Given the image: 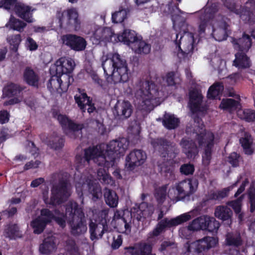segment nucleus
I'll return each instance as SVG.
<instances>
[{
    "instance_id": "f257e3e1",
    "label": "nucleus",
    "mask_w": 255,
    "mask_h": 255,
    "mask_svg": "<svg viewBox=\"0 0 255 255\" xmlns=\"http://www.w3.org/2000/svg\"><path fill=\"white\" fill-rule=\"evenodd\" d=\"M128 141L126 138L113 140L107 144H100L85 149L84 156L77 155V166L81 167L89 164L90 160L98 166L104 167L97 170V178L103 184L113 185L114 181L105 168L113 167L115 160L123 155L127 149Z\"/></svg>"
},
{
    "instance_id": "f03ea898",
    "label": "nucleus",
    "mask_w": 255,
    "mask_h": 255,
    "mask_svg": "<svg viewBox=\"0 0 255 255\" xmlns=\"http://www.w3.org/2000/svg\"><path fill=\"white\" fill-rule=\"evenodd\" d=\"M202 95L197 90L190 93V107L193 112V125H188L186 133L192 136L198 142L199 147L204 149L202 162L205 166L208 165L212 158V149L215 142L213 133L206 131L202 120L194 115V113L200 111L202 101Z\"/></svg>"
},
{
    "instance_id": "7ed1b4c3",
    "label": "nucleus",
    "mask_w": 255,
    "mask_h": 255,
    "mask_svg": "<svg viewBox=\"0 0 255 255\" xmlns=\"http://www.w3.org/2000/svg\"><path fill=\"white\" fill-rule=\"evenodd\" d=\"M219 7L218 4L212 3L210 6L206 7L196 13L200 20L199 33L201 34L204 33L206 26L211 20L213 28L212 35L216 40L222 41L226 40L228 35V25L218 13Z\"/></svg>"
},
{
    "instance_id": "20e7f679",
    "label": "nucleus",
    "mask_w": 255,
    "mask_h": 255,
    "mask_svg": "<svg viewBox=\"0 0 255 255\" xmlns=\"http://www.w3.org/2000/svg\"><path fill=\"white\" fill-rule=\"evenodd\" d=\"M165 96L164 92L159 91L152 82L140 81L135 87V104L138 110L149 113L160 105Z\"/></svg>"
},
{
    "instance_id": "39448f33",
    "label": "nucleus",
    "mask_w": 255,
    "mask_h": 255,
    "mask_svg": "<svg viewBox=\"0 0 255 255\" xmlns=\"http://www.w3.org/2000/svg\"><path fill=\"white\" fill-rule=\"evenodd\" d=\"M102 67L108 76V82L112 84L125 83L128 79V69L126 60L120 54L115 53L108 58L103 56Z\"/></svg>"
},
{
    "instance_id": "423d86ee",
    "label": "nucleus",
    "mask_w": 255,
    "mask_h": 255,
    "mask_svg": "<svg viewBox=\"0 0 255 255\" xmlns=\"http://www.w3.org/2000/svg\"><path fill=\"white\" fill-rule=\"evenodd\" d=\"M67 223L70 228L71 233L74 236L83 235L87 232L86 220L83 209L73 201L66 204Z\"/></svg>"
},
{
    "instance_id": "0eeeda50",
    "label": "nucleus",
    "mask_w": 255,
    "mask_h": 255,
    "mask_svg": "<svg viewBox=\"0 0 255 255\" xmlns=\"http://www.w3.org/2000/svg\"><path fill=\"white\" fill-rule=\"evenodd\" d=\"M56 175L59 179V182L53 185L50 199H48V190L43 192L45 203L52 205L61 204L70 196V188L68 186V173H59Z\"/></svg>"
},
{
    "instance_id": "6e6552de",
    "label": "nucleus",
    "mask_w": 255,
    "mask_h": 255,
    "mask_svg": "<svg viewBox=\"0 0 255 255\" xmlns=\"http://www.w3.org/2000/svg\"><path fill=\"white\" fill-rule=\"evenodd\" d=\"M198 213L197 210H193L174 218H165L161 219L158 222L155 228L148 234V239L154 238L158 236L164 232L167 228L175 227L189 221L192 218L196 217Z\"/></svg>"
},
{
    "instance_id": "1a4fd4ad",
    "label": "nucleus",
    "mask_w": 255,
    "mask_h": 255,
    "mask_svg": "<svg viewBox=\"0 0 255 255\" xmlns=\"http://www.w3.org/2000/svg\"><path fill=\"white\" fill-rule=\"evenodd\" d=\"M76 191L79 197L83 192H88L94 198L98 199L101 195V189L99 184L95 182L93 176L90 174L88 176H82L80 181L76 182Z\"/></svg>"
},
{
    "instance_id": "9d476101",
    "label": "nucleus",
    "mask_w": 255,
    "mask_h": 255,
    "mask_svg": "<svg viewBox=\"0 0 255 255\" xmlns=\"http://www.w3.org/2000/svg\"><path fill=\"white\" fill-rule=\"evenodd\" d=\"M56 16L59 19L60 27L72 28L78 30L80 28L81 21L77 10L75 8L58 11Z\"/></svg>"
},
{
    "instance_id": "9b49d317",
    "label": "nucleus",
    "mask_w": 255,
    "mask_h": 255,
    "mask_svg": "<svg viewBox=\"0 0 255 255\" xmlns=\"http://www.w3.org/2000/svg\"><path fill=\"white\" fill-rule=\"evenodd\" d=\"M151 143L161 156L167 158V160L175 158L179 152L175 143L164 138L153 139Z\"/></svg>"
},
{
    "instance_id": "f8f14e48",
    "label": "nucleus",
    "mask_w": 255,
    "mask_h": 255,
    "mask_svg": "<svg viewBox=\"0 0 255 255\" xmlns=\"http://www.w3.org/2000/svg\"><path fill=\"white\" fill-rule=\"evenodd\" d=\"M198 181L195 178L183 180L176 183V188L178 195L180 196L179 200L184 202L190 200V197L197 190Z\"/></svg>"
},
{
    "instance_id": "ddd939ff",
    "label": "nucleus",
    "mask_w": 255,
    "mask_h": 255,
    "mask_svg": "<svg viewBox=\"0 0 255 255\" xmlns=\"http://www.w3.org/2000/svg\"><path fill=\"white\" fill-rule=\"evenodd\" d=\"M175 44L184 56L191 55L194 48V38L193 34L184 30L183 34H176Z\"/></svg>"
},
{
    "instance_id": "4468645a",
    "label": "nucleus",
    "mask_w": 255,
    "mask_h": 255,
    "mask_svg": "<svg viewBox=\"0 0 255 255\" xmlns=\"http://www.w3.org/2000/svg\"><path fill=\"white\" fill-rule=\"evenodd\" d=\"M100 215L102 218L101 222L96 223L91 221L89 224L90 239L92 241L101 239L105 233L109 232L106 220L108 215V211L103 210L100 212Z\"/></svg>"
},
{
    "instance_id": "2eb2a0df",
    "label": "nucleus",
    "mask_w": 255,
    "mask_h": 255,
    "mask_svg": "<svg viewBox=\"0 0 255 255\" xmlns=\"http://www.w3.org/2000/svg\"><path fill=\"white\" fill-rule=\"evenodd\" d=\"M243 243L244 240L240 232L235 231L228 233L226 235L225 245L229 251L227 253L230 255H241L239 248ZM226 252H227V249Z\"/></svg>"
},
{
    "instance_id": "dca6fc26",
    "label": "nucleus",
    "mask_w": 255,
    "mask_h": 255,
    "mask_svg": "<svg viewBox=\"0 0 255 255\" xmlns=\"http://www.w3.org/2000/svg\"><path fill=\"white\" fill-rule=\"evenodd\" d=\"M217 243L216 239L212 237H205L201 239L198 240L190 246L188 243L185 245L186 248V252H192V249L193 248L195 252L199 255H203L202 252L208 251L210 249L215 247Z\"/></svg>"
},
{
    "instance_id": "f3484780",
    "label": "nucleus",
    "mask_w": 255,
    "mask_h": 255,
    "mask_svg": "<svg viewBox=\"0 0 255 255\" xmlns=\"http://www.w3.org/2000/svg\"><path fill=\"white\" fill-rule=\"evenodd\" d=\"M54 218V214L47 209H43L41 211L40 216L33 220L31 225L33 228V232L40 234L45 229L47 223H50Z\"/></svg>"
},
{
    "instance_id": "a211bd4d",
    "label": "nucleus",
    "mask_w": 255,
    "mask_h": 255,
    "mask_svg": "<svg viewBox=\"0 0 255 255\" xmlns=\"http://www.w3.org/2000/svg\"><path fill=\"white\" fill-rule=\"evenodd\" d=\"M57 120L64 130L65 133L71 138H76L81 134L82 126L76 124L70 120L67 117L59 115Z\"/></svg>"
},
{
    "instance_id": "6ab92c4d",
    "label": "nucleus",
    "mask_w": 255,
    "mask_h": 255,
    "mask_svg": "<svg viewBox=\"0 0 255 255\" xmlns=\"http://www.w3.org/2000/svg\"><path fill=\"white\" fill-rule=\"evenodd\" d=\"M63 43L76 51L84 50L87 45L85 39L80 36L68 34L62 36Z\"/></svg>"
},
{
    "instance_id": "aec40b11",
    "label": "nucleus",
    "mask_w": 255,
    "mask_h": 255,
    "mask_svg": "<svg viewBox=\"0 0 255 255\" xmlns=\"http://www.w3.org/2000/svg\"><path fill=\"white\" fill-rule=\"evenodd\" d=\"M133 112V107L128 101H118L114 106L113 114L119 120H126L130 117Z\"/></svg>"
},
{
    "instance_id": "412c9836",
    "label": "nucleus",
    "mask_w": 255,
    "mask_h": 255,
    "mask_svg": "<svg viewBox=\"0 0 255 255\" xmlns=\"http://www.w3.org/2000/svg\"><path fill=\"white\" fill-rule=\"evenodd\" d=\"M75 66L74 60L70 58L61 57L55 63L54 66L56 74L59 75L70 73ZM64 77L69 79V76L65 75Z\"/></svg>"
},
{
    "instance_id": "4be33fe9",
    "label": "nucleus",
    "mask_w": 255,
    "mask_h": 255,
    "mask_svg": "<svg viewBox=\"0 0 255 255\" xmlns=\"http://www.w3.org/2000/svg\"><path fill=\"white\" fill-rule=\"evenodd\" d=\"M146 158L145 153L141 150L136 149L130 152L127 156L126 166L129 170L138 166L144 163Z\"/></svg>"
},
{
    "instance_id": "5701e85b",
    "label": "nucleus",
    "mask_w": 255,
    "mask_h": 255,
    "mask_svg": "<svg viewBox=\"0 0 255 255\" xmlns=\"http://www.w3.org/2000/svg\"><path fill=\"white\" fill-rule=\"evenodd\" d=\"M57 248L56 238L51 233L45 237L39 246V252L43 255H50L54 253Z\"/></svg>"
},
{
    "instance_id": "b1692460",
    "label": "nucleus",
    "mask_w": 255,
    "mask_h": 255,
    "mask_svg": "<svg viewBox=\"0 0 255 255\" xmlns=\"http://www.w3.org/2000/svg\"><path fill=\"white\" fill-rule=\"evenodd\" d=\"M33 10V9H32L30 6L26 5L24 3L18 2L15 5L14 11L18 17L28 23H31L34 21L32 13Z\"/></svg>"
},
{
    "instance_id": "393cba45",
    "label": "nucleus",
    "mask_w": 255,
    "mask_h": 255,
    "mask_svg": "<svg viewBox=\"0 0 255 255\" xmlns=\"http://www.w3.org/2000/svg\"><path fill=\"white\" fill-rule=\"evenodd\" d=\"M232 42L235 49L239 52L246 53L249 51L252 46L251 38L245 33L239 39L232 38Z\"/></svg>"
},
{
    "instance_id": "a878e982",
    "label": "nucleus",
    "mask_w": 255,
    "mask_h": 255,
    "mask_svg": "<svg viewBox=\"0 0 255 255\" xmlns=\"http://www.w3.org/2000/svg\"><path fill=\"white\" fill-rule=\"evenodd\" d=\"M154 211V207L151 204L143 202L140 204L136 210L137 221H141L142 219H146L151 217Z\"/></svg>"
},
{
    "instance_id": "bb28decb",
    "label": "nucleus",
    "mask_w": 255,
    "mask_h": 255,
    "mask_svg": "<svg viewBox=\"0 0 255 255\" xmlns=\"http://www.w3.org/2000/svg\"><path fill=\"white\" fill-rule=\"evenodd\" d=\"M158 121H161L163 126L167 129L171 130L177 128L180 123V120L174 114L165 112L163 117L157 119Z\"/></svg>"
},
{
    "instance_id": "cd10ccee",
    "label": "nucleus",
    "mask_w": 255,
    "mask_h": 255,
    "mask_svg": "<svg viewBox=\"0 0 255 255\" xmlns=\"http://www.w3.org/2000/svg\"><path fill=\"white\" fill-rule=\"evenodd\" d=\"M127 249L130 255H156L151 253V246L144 243H139L134 247L127 248Z\"/></svg>"
},
{
    "instance_id": "c85d7f7f",
    "label": "nucleus",
    "mask_w": 255,
    "mask_h": 255,
    "mask_svg": "<svg viewBox=\"0 0 255 255\" xmlns=\"http://www.w3.org/2000/svg\"><path fill=\"white\" fill-rule=\"evenodd\" d=\"M61 76L56 74V75L52 76L49 80L47 86L51 92L56 91L60 92V89L61 91L64 92L67 90L69 84L64 85L60 78Z\"/></svg>"
},
{
    "instance_id": "c756f323",
    "label": "nucleus",
    "mask_w": 255,
    "mask_h": 255,
    "mask_svg": "<svg viewBox=\"0 0 255 255\" xmlns=\"http://www.w3.org/2000/svg\"><path fill=\"white\" fill-rule=\"evenodd\" d=\"M180 144L183 152L189 158H194L198 153V150L195 143L192 140L183 138Z\"/></svg>"
},
{
    "instance_id": "7c9ffc66",
    "label": "nucleus",
    "mask_w": 255,
    "mask_h": 255,
    "mask_svg": "<svg viewBox=\"0 0 255 255\" xmlns=\"http://www.w3.org/2000/svg\"><path fill=\"white\" fill-rule=\"evenodd\" d=\"M115 34L109 27L99 28L94 33V37L99 41H112Z\"/></svg>"
},
{
    "instance_id": "2f4dec72",
    "label": "nucleus",
    "mask_w": 255,
    "mask_h": 255,
    "mask_svg": "<svg viewBox=\"0 0 255 255\" xmlns=\"http://www.w3.org/2000/svg\"><path fill=\"white\" fill-rule=\"evenodd\" d=\"M233 65L238 69H245L249 68L251 63L246 53L238 52L235 54V59L233 61Z\"/></svg>"
},
{
    "instance_id": "473e14b6",
    "label": "nucleus",
    "mask_w": 255,
    "mask_h": 255,
    "mask_svg": "<svg viewBox=\"0 0 255 255\" xmlns=\"http://www.w3.org/2000/svg\"><path fill=\"white\" fill-rule=\"evenodd\" d=\"M119 41L129 45L130 43H135L138 40L134 31L125 29L124 32L117 36Z\"/></svg>"
},
{
    "instance_id": "72a5a7b5",
    "label": "nucleus",
    "mask_w": 255,
    "mask_h": 255,
    "mask_svg": "<svg viewBox=\"0 0 255 255\" xmlns=\"http://www.w3.org/2000/svg\"><path fill=\"white\" fill-rule=\"evenodd\" d=\"M24 81L27 84L34 87H38L39 77L38 75L29 67H27L23 73Z\"/></svg>"
},
{
    "instance_id": "f704fd0d",
    "label": "nucleus",
    "mask_w": 255,
    "mask_h": 255,
    "mask_svg": "<svg viewBox=\"0 0 255 255\" xmlns=\"http://www.w3.org/2000/svg\"><path fill=\"white\" fill-rule=\"evenodd\" d=\"M214 214L217 218L226 221L231 218L233 212L227 206L221 205L216 208Z\"/></svg>"
},
{
    "instance_id": "c9c22d12",
    "label": "nucleus",
    "mask_w": 255,
    "mask_h": 255,
    "mask_svg": "<svg viewBox=\"0 0 255 255\" xmlns=\"http://www.w3.org/2000/svg\"><path fill=\"white\" fill-rule=\"evenodd\" d=\"M131 217H128L126 219L120 220L119 222L115 223V228L119 233H125L127 235L131 232Z\"/></svg>"
},
{
    "instance_id": "e433bc0d",
    "label": "nucleus",
    "mask_w": 255,
    "mask_h": 255,
    "mask_svg": "<svg viewBox=\"0 0 255 255\" xmlns=\"http://www.w3.org/2000/svg\"><path fill=\"white\" fill-rule=\"evenodd\" d=\"M104 198L106 203L110 207H116L118 204L119 198L117 193L112 190L105 188Z\"/></svg>"
},
{
    "instance_id": "4c0bfd02",
    "label": "nucleus",
    "mask_w": 255,
    "mask_h": 255,
    "mask_svg": "<svg viewBox=\"0 0 255 255\" xmlns=\"http://www.w3.org/2000/svg\"><path fill=\"white\" fill-rule=\"evenodd\" d=\"M176 0L178 1V3H174L172 1L168 4V9L171 14L174 24H175L179 20V14H187L186 13L181 10L178 7L179 3L181 2V0Z\"/></svg>"
},
{
    "instance_id": "58836bf2",
    "label": "nucleus",
    "mask_w": 255,
    "mask_h": 255,
    "mask_svg": "<svg viewBox=\"0 0 255 255\" xmlns=\"http://www.w3.org/2000/svg\"><path fill=\"white\" fill-rule=\"evenodd\" d=\"M238 182V181H237V182H236L233 185L227 188H225L221 190L211 192L209 195V199L218 201L221 200L228 195L230 191L236 186Z\"/></svg>"
},
{
    "instance_id": "ea45409f",
    "label": "nucleus",
    "mask_w": 255,
    "mask_h": 255,
    "mask_svg": "<svg viewBox=\"0 0 255 255\" xmlns=\"http://www.w3.org/2000/svg\"><path fill=\"white\" fill-rule=\"evenodd\" d=\"M26 26V23L12 15L10 16L8 22L5 25L6 27L20 32L23 30Z\"/></svg>"
},
{
    "instance_id": "a19ab883",
    "label": "nucleus",
    "mask_w": 255,
    "mask_h": 255,
    "mask_svg": "<svg viewBox=\"0 0 255 255\" xmlns=\"http://www.w3.org/2000/svg\"><path fill=\"white\" fill-rule=\"evenodd\" d=\"M224 90V85L221 82H216L209 89L207 97L209 99H217L218 97L222 94Z\"/></svg>"
},
{
    "instance_id": "79ce46f5",
    "label": "nucleus",
    "mask_w": 255,
    "mask_h": 255,
    "mask_svg": "<svg viewBox=\"0 0 255 255\" xmlns=\"http://www.w3.org/2000/svg\"><path fill=\"white\" fill-rule=\"evenodd\" d=\"M240 142L246 154L251 155L253 153V150L252 148L253 138L249 133H245L244 136L240 138Z\"/></svg>"
},
{
    "instance_id": "37998d69",
    "label": "nucleus",
    "mask_w": 255,
    "mask_h": 255,
    "mask_svg": "<svg viewBox=\"0 0 255 255\" xmlns=\"http://www.w3.org/2000/svg\"><path fill=\"white\" fill-rule=\"evenodd\" d=\"M204 225L205 228L204 230H208L210 232H216L220 227L219 222L216 220L214 217L205 215L204 217Z\"/></svg>"
},
{
    "instance_id": "c03bdc74",
    "label": "nucleus",
    "mask_w": 255,
    "mask_h": 255,
    "mask_svg": "<svg viewBox=\"0 0 255 255\" xmlns=\"http://www.w3.org/2000/svg\"><path fill=\"white\" fill-rule=\"evenodd\" d=\"M3 235L6 238H8L9 239H15L16 238H20L21 237L19 228L15 224L7 226L4 229Z\"/></svg>"
},
{
    "instance_id": "a18cd8bd",
    "label": "nucleus",
    "mask_w": 255,
    "mask_h": 255,
    "mask_svg": "<svg viewBox=\"0 0 255 255\" xmlns=\"http://www.w3.org/2000/svg\"><path fill=\"white\" fill-rule=\"evenodd\" d=\"M74 98L78 107L83 112H85L87 105H88L91 101L90 98L87 96L86 93L80 94L79 95H76L75 96Z\"/></svg>"
},
{
    "instance_id": "49530a36",
    "label": "nucleus",
    "mask_w": 255,
    "mask_h": 255,
    "mask_svg": "<svg viewBox=\"0 0 255 255\" xmlns=\"http://www.w3.org/2000/svg\"><path fill=\"white\" fill-rule=\"evenodd\" d=\"M64 140L63 137L53 135L50 137L47 144L50 148L57 150L64 146Z\"/></svg>"
},
{
    "instance_id": "de8ad7c7",
    "label": "nucleus",
    "mask_w": 255,
    "mask_h": 255,
    "mask_svg": "<svg viewBox=\"0 0 255 255\" xmlns=\"http://www.w3.org/2000/svg\"><path fill=\"white\" fill-rule=\"evenodd\" d=\"M135 210L136 209L135 208L132 209L131 210V212H130L128 210H116L114 213V215L113 218V222H114L115 223L119 222L120 220H123V219L128 218V217H131L132 214L134 213V212L135 211Z\"/></svg>"
},
{
    "instance_id": "09e8293b",
    "label": "nucleus",
    "mask_w": 255,
    "mask_h": 255,
    "mask_svg": "<svg viewBox=\"0 0 255 255\" xmlns=\"http://www.w3.org/2000/svg\"><path fill=\"white\" fill-rule=\"evenodd\" d=\"M204 217L205 216H202L198 217L193 220L189 224V226L190 228L194 232L199 231L200 230H204V228H205L204 225Z\"/></svg>"
},
{
    "instance_id": "8fccbe9b",
    "label": "nucleus",
    "mask_w": 255,
    "mask_h": 255,
    "mask_svg": "<svg viewBox=\"0 0 255 255\" xmlns=\"http://www.w3.org/2000/svg\"><path fill=\"white\" fill-rule=\"evenodd\" d=\"M128 9L120 7L119 10L113 13L112 19L115 23L122 22L126 18L128 12Z\"/></svg>"
},
{
    "instance_id": "3c124183",
    "label": "nucleus",
    "mask_w": 255,
    "mask_h": 255,
    "mask_svg": "<svg viewBox=\"0 0 255 255\" xmlns=\"http://www.w3.org/2000/svg\"><path fill=\"white\" fill-rule=\"evenodd\" d=\"M240 17L245 23L252 24L255 21V15L254 12L246 8L245 6L241 12Z\"/></svg>"
},
{
    "instance_id": "603ef678",
    "label": "nucleus",
    "mask_w": 255,
    "mask_h": 255,
    "mask_svg": "<svg viewBox=\"0 0 255 255\" xmlns=\"http://www.w3.org/2000/svg\"><path fill=\"white\" fill-rule=\"evenodd\" d=\"M7 40L10 45L11 50L16 52L21 41V35L19 34L10 35L7 38Z\"/></svg>"
},
{
    "instance_id": "864d4df0",
    "label": "nucleus",
    "mask_w": 255,
    "mask_h": 255,
    "mask_svg": "<svg viewBox=\"0 0 255 255\" xmlns=\"http://www.w3.org/2000/svg\"><path fill=\"white\" fill-rule=\"evenodd\" d=\"M244 198V195L241 196L237 199L228 202L227 204L232 207L234 209L235 212L239 214V217L241 220L242 218V214L241 213V206H242V202Z\"/></svg>"
},
{
    "instance_id": "5fc2aeb1",
    "label": "nucleus",
    "mask_w": 255,
    "mask_h": 255,
    "mask_svg": "<svg viewBox=\"0 0 255 255\" xmlns=\"http://www.w3.org/2000/svg\"><path fill=\"white\" fill-rule=\"evenodd\" d=\"M239 102L232 99H223L220 105L221 109L233 110L238 108Z\"/></svg>"
},
{
    "instance_id": "6e6d98bb",
    "label": "nucleus",
    "mask_w": 255,
    "mask_h": 255,
    "mask_svg": "<svg viewBox=\"0 0 255 255\" xmlns=\"http://www.w3.org/2000/svg\"><path fill=\"white\" fill-rule=\"evenodd\" d=\"M238 114L241 119L248 122L255 121V110L250 109L240 110Z\"/></svg>"
},
{
    "instance_id": "4d7b16f0",
    "label": "nucleus",
    "mask_w": 255,
    "mask_h": 255,
    "mask_svg": "<svg viewBox=\"0 0 255 255\" xmlns=\"http://www.w3.org/2000/svg\"><path fill=\"white\" fill-rule=\"evenodd\" d=\"M65 249L71 255H80L79 248L72 239H68L66 241Z\"/></svg>"
},
{
    "instance_id": "13d9d810",
    "label": "nucleus",
    "mask_w": 255,
    "mask_h": 255,
    "mask_svg": "<svg viewBox=\"0 0 255 255\" xmlns=\"http://www.w3.org/2000/svg\"><path fill=\"white\" fill-rule=\"evenodd\" d=\"M167 186L164 185L156 189L155 197L159 204H162L165 201L167 196Z\"/></svg>"
},
{
    "instance_id": "bf43d9fd",
    "label": "nucleus",
    "mask_w": 255,
    "mask_h": 255,
    "mask_svg": "<svg viewBox=\"0 0 255 255\" xmlns=\"http://www.w3.org/2000/svg\"><path fill=\"white\" fill-rule=\"evenodd\" d=\"M67 219L66 213L60 212L58 210L54 211V218L56 223L62 228L66 227V219Z\"/></svg>"
},
{
    "instance_id": "052dcab7",
    "label": "nucleus",
    "mask_w": 255,
    "mask_h": 255,
    "mask_svg": "<svg viewBox=\"0 0 255 255\" xmlns=\"http://www.w3.org/2000/svg\"><path fill=\"white\" fill-rule=\"evenodd\" d=\"M7 96L11 97L16 96L19 94L21 89L19 85L10 83L8 84L4 89Z\"/></svg>"
},
{
    "instance_id": "680f3d73",
    "label": "nucleus",
    "mask_w": 255,
    "mask_h": 255,
    "mask_svg": "<svg viewBox=\"0 0 255 255\" xmlns=\"http://www.w3.org/2000/svg\"><path fill=\"white\" fill-rule=\"evenodd\" d=\"M137 44V47L135 50V52L138 54H147L150 51V46L143 41H138L135 42Z\"/></svg>"
},
{
    "instance_id": "e2e57ef3",
    "label": "nucleus",
    "mask_w": 255,
    "mask_h": 255,
    "mask_svg": "<svg viewBox=\"0 0 255 255\" xmlns=\"http://www.w3.org/2000/svg\"><path fill=\"white\" fill-rule=\"evenodd\" d=\"M159 171L162 175L166 178H170L173 174L172 167L167 162L163 163L158 165Z\"/></svg>"
},
{
    "instance_id": "0e129e2a",
    "label": "nucleus",
    "mask_w": 255,
    "mask_h": 255,
    "mask_svg": "<svg viewBox=\"0 0 255 255\" xmlns=\"http://www.w3.org/2000/svg\"><path fill=\"white\" fill-rule=\"evenodd\" d=\"M18 3L17 0H0V8L3 7L7 10H15V5Z\"/></svg>"
},
{
    "instance_id": "69168bd1",
    "label": "nucleus",
    "mask_w": 255,
    "mask_h": 255,
    "mask_svg": "<svg viewBox=\"0 0 255 255\" xmlns=\"http://www.w3.org/2000/svg\"><path fill=\"white\" fill-rule=\"evenodd\" d=\"M193 233V231L189 225L187 227H182L179 230V235L183 239H189L191 238Z\"/></svg>"
},
{
    "instance_id": "338daca9",
    "label": "nucleus",
    "mask_w": 255,
    "mask_h": 255,
    "mask_svg": "<svg viewBox=\"0 0 255 255\" xmlns=\"http://www.w3.org/2000/svg\"><path fill=\"white\" fill-rule=\"evenodd\" d=\"M248 198L251 204L250 211L253 212L255 210V188L251 186L248 190Z\"/></svg>"
},
{
    "instance_id": "774afa93",
    "label": "nucleus",
    "mask_w": 255,
    "mask_h": 255,
    "mask_svg": "<svg viewBox=\"0 0 255 255\" xmlns=\"http://www.w3.org/2000/svg\"><path fill=\"white\" fill-rule=\"evenodd\" d=\"M180 171L185 175H192L194 172V166L190 163L184 164L181 166Z\"/></svg>"
}]
</instances>
